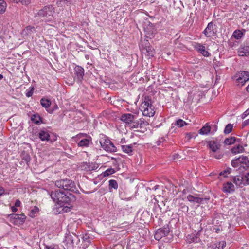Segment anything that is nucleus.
I'll use <instances>...</instances> for the list:
<instances>
[{
    "label": "nucleus",
    "mask_w": 249,
    "mask_h": 249,
    "mask_svg": "<svg viewBox=\"0 0 249 249\" xmlns=\"http://www.w3.org/2000/svg\"><path fill=\"white\" fill-rule=\"evenodd\" d=\"M50 196L53 200L57 203V212L58 213H67L71 210V203L75 200V196L71 193L65 194L63 191H52Z\"/></svg>",
    "instance_id": "1"
},
{
    "label": "nucleus",
    "mask_w": 249,
    "mask_h": 249,
    "mask_svg": "<svg viewBox=\"0 0 249 249\" xmlns=\"http://www.w3.org/2000/svg\"><path fill=\"white\" fill-rule=\"evenodd\" d=\"M55 185L57 187L62 188L65 191L79 193V190L76 188L75 182L71 180L65 179L56 180L55 182Z\"/></svg>",
    "instance_id": "2"
},
{
    "label": "nucleus",
    "mask_w": 249,
    "mask_h": 249,
    "mask_svg": "<svg viewBox=\"0 0 249 249\" xmlns=\"http://www.w3.org/2000/svg\"><path fill=\"white\" fill-rule=\"evenodd\" d=\"M54 13V8L52 5L44 6L35 15L36 18H43L46 22L50 20L46 19L45 18H49V17H53Z\"/></svg>",
    "instance_id": "3"
},
{
    "label": "nucleus",
    "mask_w": 249,
    "mask_h": 249,
    "mask_svg": "<svg viewBox=\"0 0 249 249\" xmlns=\"http://www.w3.org/2000/svg\"><path fill=\"white\" fill-rule=\"evenodd\" d=\"M231 164L232 166L234 168H246L249 167V160L248 157L241 156L232 160Z\"/></svg>",
    "instance_id": "4"
},
{
    "label": "nucleus",
    "mask_w": 249,
    "mask_h": 249,
    "mask_svg": "<svg viewBox=\"0 0 249 249\" xmlns=\"http://www.w3.org/2000/svg\"><path fill=\"white\" fill-rule=\"evenodd\" d=\"M101 147L106 151L109 152H115L117 148L112 142L107 138H102L100 140Z\"/></svg>",
    "instance_id": "5"
},
{
    "label": "nucleus",
    "mask_w": 249,
    "mask_h": 249,
    "mask_svg": "<svg viewBox=\"0 0 249 249\" xmlns=\"http://www.w3.org/2000/svg\"><path fill=\"white\" fill-rule=\"evenodd\" d=\"M71 233L72 234L70 233L66 234L65 240L63 242L67 249L72 248L74 246V241L78 240V236L76 233L72 231H71Z\"/></svg>",
    "instance_id": "6"
},
{
    "label": "nucleus",
    "mask_w": 249,
    "mask_h": 249,
    "mask_svg": "<svg viewBox=\"0 0 249 249\" xmlns=\"http://www.w3.org/2000/svg\"><path fill=\"white\" fill-rule=\"evenodd\" d=\"M85 70L80 66L76 65L74 68V79L77 83H81L83 80Z\"/></svg>",
    "instance_id": "7"
},
{
    "label": "nucleus",
    "mask_w": 249,
    "mask_h": 249,
    "mask_svg": "<svg viewBox=\"0 0 249 249\" xmlns=\"http://www.w3.org/2000/svg\"><path fill=\"white\" fill-rule=\"evenodd\" d=\"M170 232L168 225H165L163 228L158 229L155 234L154 237L157 240H160L163 237L167 236Z\"/></svg>",
    "instance_id": "8"
},
{
    "label": "nucleus",
    "mask_w": 249,
    "mask_h": 249,
    "mask_svg": "<svg viewBox=\"0 0 249 249\" xmlns=\"http://www.w3.org/2000/svg\"><path fill=\"white\" fill-rule=\"evenodd\" d=\"M198 195L195 194V195H189L187 196V199L190 202L196 204H203L205 202L209 200V197L201 198L199 197Z\"/></svg>",
    "instance_id": "9"
},
{
    "label": "nucleus",
    "mask_w": 249,
    "mask_h": 249,
    "mask_svg": "<svg viewBox=\"0 0 249 249\" xmlns=\"http://www.w3.org/2000/svg\"><path fill=\"white\" fill-rule=\"evenodd\" d=\"M237 82L238 84H241L242 85L249 80V72L246 71H240L236 75Z\"/></svg>",
    "instance_id": "10"
},
{
    "label": "nucleus",
    "mask_w": 249,
    "mask_h": 249,
    "mask_svg": "<svg viewBox=\"0 0 249 249\" xmlns=\"http://www.w3.org/2000/svg\"><path fill=\"white\" fill-rule=\"evenodd\" d=\"M214 25L213 22H210L208 24L206 28L203 32V33L207 37H211L216 34V32L214 31Z\"/></svg>",
    "instance_id": "11"
},
{
    "label": "nucleus",
    "mask_w": 249,
    "mask_h": 249,
    "mask_svg": "<svg viewBox=\"0 0 249 249\" xmlns=\"http://www.w3.org/2000/svg\"><path fill=\"white\" fill-rule=\"evenodd\" d=\"M147 125H148V123L147 121L143 118H140L136 121H133L129 126L132 128H142L143 126H146Z\"/></svg>",
    "instance_id": "12"
},
{
    "label": "nucleus",
    "mask_w": 249,
    "mask_h": 249,
    "mask_svg": "<svg viewBox=\"0 0 249 249\" xmlns=\"http://www.w3.org/2000/svg\"><path fill=\"white\" fill-rule=\"evenodd\" d=\"M10 217L14 220L15 223L19 224H22L26 218V216L23 214H12L10 215Z\"/></svg>",
    "instance_id": "13"
},
{
    "label": "nucleus",
    "mask_w": 249,
    "mask_h": 249,
    "mask_svg": "<svg viewBox=\"0 0 249 249\" xmlns=\"http://www.w3.org/2000/svg\"><path fill=\"white\" fill-rule=\"evenodd\" d=\"M194 48L204 56L208 57L210 55V53L206 50L205 47L203 45L200 43H196L195 45Z\"/></svg>",
    "instance_id": "14"
},
{
    "label": "nucleus",
    "mask_w": 249,
    "mask_h": 249,
    "mask_svg": "<svg viewBox=\"0 0 249 249\" xmlns=\"http://www.w3.org/2000/svg\"><path fill=\"white\" fill-rule=\"evenodd\" d=\"M142 114L145 116L152 117L155 114L153 107H141Z\"/></svg>",
    "instance_id": "15"
},
{
    "label": "nucleus",
    "mask_w": 249,
    "mask_h": 249,
    "mask_svg": "<svg viewBox=\"0 0 249 249\" xmlns=\"http://www.w3.org/2000/svg\"><path fill=\"white\" fill-rule=\"evenodd\" d=\"M135 116L130 113L124 114L122 115L121 120L125 123L130 125L131 123L134 120Z\"/></svg>",
    "instance_id": "16"
},
{
    "label": "nucleus",
    "mask_w": 249,
    "mask_h": 249,
    "mask_svg": "<svg viewBox=\"0 0 249 249\" xmlns=\"http://www.w3.org/2000/svg\"><path fill=\"white\" fill-rule=\"evenodd\" d=\"M234 190V186L231 182H227L223 185L222 190L225 193H231L233 192Z\"/></svg>",
    "instance_id": "17"
},
{
    "label": "nucleus",
    "mask_w": 249,
    "mask_h": 249,
    "mask_svg": "<svg viewBox=\"0 0 249 249\" xmlns=\"http://www.w3.org/2000/svg\"><path fill=\"white\" fill-rule=\"evenodd\" d=\"M233 181L236 186L242 187V185H245L244 177L242 176H236L233 177Z\"/></svg>",
    "instance_id": "18"
},
{
    "label": "nucleus",
    "mask_w": 249,
    "mask_h": 249,
    "mask_svg": "<svg viewBox=\"0 0 249 249\" xmlns=\"http://www.w3.org/2000/svg\"><path fill=\"white\" fill-rule=\"evenodd\" d=\"M38 136L39 139L42 141H48L50 138V135L48 131L46 129H41L38 133Z\"/></svg>",
    "instance_id": "19"
},
{
    "label": "nucleus",
    "mask_w": 249,
    "mask_h": 249,
    "mask_svg": "<svg viewBox=\"0 0 249 249\" xmlns=\"http://www.w3.org/2000/svg\"><path fill=\"white\" fill-rule=\"evenodd\" d=\"M209 148L213 152H216L219 148L220 145L214 141H210L208 143Z\"/></svg>",
    "instance_id": "20"
},
{
    "label": "nucleus",
    "mask_w": 249,
    "mask_h": 249,
    "mask_svg": "<svg viewBox=\"0 0 249 249\" xmlns=\"http://www.w3.org/2000/svg\"><path fill=\"white\" fill-rule=\"evenodd\" d=\"M238 54L241 56H247L249 54V47L240 46L238 49Z\"/></svg>",
    "instance_id": "21"
},
{
    "label": "nucleus",
    "mask_w": 249,
    "mask_h": 249,
    "mask_svg": "<svg viewBox=\"0 0 249 249\" xmlns=\"http://www.w3.org/2000/svg\"><path fill=\"white\" fill-rule=\"evenodd\" d=\"M121 149L123 151L129 155H132L133 152V144L123 145H121Z\"/></svg>",
    "instance_id": "22"
},
{
    "label": "nucleus",
    "mask_w": 249,
    "mask_h": 249,
    "mask_svg": "<svg viewBox=\"0 0 249 249\" xmlns=\"http://www.w3.org/2000/svg\"><path fill=\"white\" fill-rule=\"evenodd\" d=\"M244 150V148L240 144L235 145L231 149V153L234 154L242 153Z\"/></svg>",
    "instance_id": "23"
},
{
    "label": "nucleus",
    "mask_w": 249,
    "mask_h": 249,
    "mask_svg": "<svg viewBox=\"0 0 249 249\" xmlns=\"http://www.w3.org/2000/svg\"><path fill=\"white\" fill-rule=\"evenodd\" d=\"M211 130V126L207 123L199 130V133L201 135H207L210 132Z\"/></svg>",
    "instance_id": "24"
},
{
    "label": "nucleus",
    "mask_w": 249,
    "mask_h": 249,
    "mask_svg": "<svg viewBox=\"0 0 249 249\" xmlns=\"http://www.w3.org/2000/svg\"><path fill=\"white\" fill-rule=\"evenodd\" d=\"M36 32L35 28L34 26H28L23 31V35L26 36L31 35Z\"/></svg>",
    "instance_id": "25"
},
{
    "label": "nucleus",
    "mask_w": 249,
    "mask_h": 249,
    "mask_svg": "<svg viewBox=\"0 0 249 249\" xmlns=\"http://www.w3.org/2000/svg\"><path fill=\"white\" fill-rule=\"evenodd\" d=\"M151 106H153L151 97L149 96H145L144 98V101L142 103L141 107H148Z\"/></svg>",
    "instance_id": "26"
},
{
    "label": "nucleus",
    "mask_w": 249,
    "mask_h": 249,
    "mask_svg": "<svg viewBox=\"0 0 249 249\" xmlns=\"http://www.w3.org/2000/svg\"><path fill=\"white\" fill-rule=\"evenodd\" d=\"M239 140L240 139H237L234 137H231L225 139L224 143L227 145H231L234 144L236 141L239 142Z\"/></svg>",
    "instance_id": "27"
},
{
    "label": "nucleus",
    "mask_w": 249,
    "mask_h": 249,
    "mask_svg": "<svg viewBox=\"0 0 249 249\" xmlns=\"http://www.w3.org/2000/svg\"><path fill=\"white\" fill-rule=\"evenodd\" d=\"M108 188L110 192L112 191V189L117 190L118 187V183L116 180L114 179L109 180L108 181Z\"/></svg>",
    "instance_id": "28"
},
{
    "label": "nucleus",
    "mask_w": 249,
    "mask_h": 249,
    "mask_svg": "<svg viewBox=\"0 0 249 249\" xmlns=\"http://www.w3.org/2000/svg\"><path fill=\"white\" fill-rule=\"evenodd\" d=\"M31 119L36 124H39L42 122L41 118L38 114L32 115Z\"/></svg>",
    "instance_id": "29"
},
{
    "label": "nucleus",
    "mask_w": 249,
    "mask_h": 249,
    "mask_svg": "<svg viewBox=\"0 0 249 249\" xmlns=\"http://www.w3.org/2000/svg\"><path fill=\"white\" fill-rule=\"evenodd\" d=\"M40 104L43 107L47 108L50 106L51 104V102L49 99L46 98H42L40 100Z\"/></svg>",
    "instance_id": "30"
},
{
    "label": "nucleus",
    "mask_w": 249,
    "mask_h": 249,
    "mask_svg": "<svg viewBox=\"0 0 249 249\" xmlns=\"http://www.w3.org/2000/svg\"><path fill=\"white\" fill-rule=\"evenodd\" d=\"M71 4V1L67 0H60L56 2V4L58 7L65 6V5L69 6Z\"/></svg>",
    "instance_id": "31"
},
{
    "label": "nucleus",
    "mask_w": 249,
    "mask_h": 249,
    "mask_svg": "<svg viewBox=\"0 0 249 249\" xmlns=\"http://www.w3.org/2000/svg\"><path fill=\"white\" fill-rule=\"evenodd\" d=\"M89 143V139L88 138H85L82 139L79 141L78 143V145L80 147L87 146Z\"/></svg>",
    "instance_id": "32"
},
{
    "label": "nucleus",
    "mask_w": 249,
    "mask_h": 249,
    "mask_svg": "<svg viewBox=\"0 0 249 249\" xmlns=\"http://www.w3.org/2000/svg\"><path fill=\"white\" fill-rule=\"evenodd\" d=\"M186 240L189 243L197 242V237L194 234H189L186 237Z\"/></svg>",
    "instance_id": "33"
},
{
    "label": "nucleus",
    "mask_w": 249,
    "mask_h": 249,
    "mask_svg": "<svg viewBox=\"0 0 249 249\" xmlns=\"http://www.w3.org/2000/svg\"><path fill=\"white\" fill-rule=\"evenodd\" d=\"M243 33L240 30H236L234 31L232 36L236 39H239L242 37Z\"/></svg>",
    "instance_id": "34"
},
{
    "label": "nucleus",
    "mask_w": 249,
    "mask_h": 249,
    "mask_svg": "<svg viewBox=\"0 0 249 249\" xmlns=\"http://www.w3.org/2000/svg\"><path fill=\"white\" fill-rule=\"evenodd\" d=\"M226 243L224 241H221L214 244L215 249H223L225 247Z\"/></svg>",
    "instance_id": "35"
},
{
    "label": "nucleus",
    "mask_w": 249,
    "mask_h": 249,
    "mask_svg": "<svg viewBox=\"0 0 249 249\" xmlns=\"http://www.w3.org/2000/svg\"><path fill=\"white\" fill-rule=\"evenodd\" d=\"M147 56L150 58L154 56V49L151 46H148L146 48Z\"/></svg>",
    "instance_id": "36"
},
{
    "label": "nucleus",
    "mask_w": 249,
    "mask_h": 249,
    "mask_svg": "<svg viewBox=\"0 0 249 249\" xmlns=\"http://www.w3.org/2000/svg\"><path fill=\"white\" fill-rule=\"evenodd\" d=\"M233 129V124H228L226 126L224 130V133L225 134H228L231 133Z\"/></svg>",
    "instance_id": "37"
},
{
    "label": "nucleus",
    "mask_w": 249,
    "mask_h": 249,
    "mask_svg": "<svg viewBox=\"0 0 249 249\" xmlns=\"http://www.w3.org/2000/svg\"><path fill=\"white\" fill-rule=\"evenodd\" d=\"M6 7V3L4 0H0V14L3 13L5 11Z\"/></svg>",
    "instance_id": "38"
},
{
    "label": "nucleus",
    "mask_w": 249,
    "mask_h": 249,
    "mask_svg": "<svg viewBox=\"0 0 249 249\" xmlns=\"http://www.w3.org/2000/svg\"><path fill=\"white\" fill-rule=\"evenodd\" d=\"M115 172L114 169L110 168L107 169L105 172H103L104 177H107L114 174Z\"/></svg>",
    "instance_id": "39"
},
{
    "label": "nucleus",
    "mask_w": 249,
    "mask_h": 249,
    "mask_svg": "<svg viewBox=\"0 0 249 249\" xmlns=\"http://www.w3.org/2000/svg\"><path fill=\"white\" fill-rule=\"evenodd\" d=\"M175 124L179 127H183L187 124L182 119H179L176 122Z\"/></svg>",
    "instance_id": "40"
},
{
    "label": "nucleus",
    "mask_w": 249,
    "mask_h": 249,
    "mask_svg": "<svg viewBox=\"0 0 249 249\" xmlns=\"http://www.w3.org/2000/svg\"><path fill=\"white\" fill-rule=\"evenodd\" d=\"M35 88L34 87H30L27 90L25 93L26 96L28 97H31L33 94Z\"/></svg>",
    "instance_id": "41"
},
{
    "label": "nucleus",
    "mask_w": 249,
    "mask_h": 249,
    "mask_svg": "<svg viewBox=\"0 0 249 249\" xmlns=\"http://www.w3.org/2000/svg\"><path fill=\"white\" fill-rule=\"evenodd\" d=\"M231 171V169L228 168L226 170H223V171L221 172L219 174V176H223L224 177H227L228 175L229 174Z\"/></svg>",
    "instance_id": "42"
},
{
    "label": "nucleus",
    "mask_w": 249,
    "mask_h": 249,
    "mask_svg": "<svg viewBox=\"0 0 249 249\" xmlns=\"http://www.w3.org/2000/svg\"><path fill=\"white\" fill-rule=\"evenodd\" d=\"M22 159L25 160V161L28 163L30 161L31 158L29 154L26 153L25 152L24 153L22 154Z\"/></svg>",
    "instance_id": "43"
},
{
    "label": "nucleus",
    "mask_w": 249,
    "mask_h": 249,
    "mask_svg": "<svg viewBox=\"0 0 249 249\" xmlns=\"http://www.w3.org/2000/svg\"><path fill=\"white\" fill-rule=\"evenodd\" d=\"M39 212V209L37 207H35L34 209H33L31 211L30 216L34 217L35 216V214Z\"/></svg>",
    "instance_id": "44"
},
{
    "label": "nucleus",
    "mask_w": 249,
    "mask_h": 249,
    "mask_svg": "<svg viewBox=\"0 0 249 249\" xmlns=\"http://www.w3.org/2000/svg\"><path fill=\"white\" fill-rule=\"evenodd\" d=\"M243 177L245 180V183H246V185L249 184V172L246 174V175Z\"/></svg>",
    "instance_id": "45"
},
{
    "label": "nucleus",
    "mask_w": 249,
    "mask_h": 249,
    "mask_svg": "<svg viewBox=\"0 0 249 249\" xmlns=\"http://www.w3.org/2000/svg\"><path fill=\"white\" fill-rule=\"evenodd\" d=\"M19 2L25 5H27L31 2V0H19Z\"/></svg>",
    "instance_id": "46"
},
{
    "label": "nucleus",
    "mask_w": 249,
    "mask_h": 249,
    "mask_svg": "<svg viewBox=\"0 0 249 249\" xmlns=\"http://www.w3.org/2000/svg\"><path fill=\"white\" fill-rule=\"evenodd\" d=\"M155 31H152V32L151 33V34H150V33H147V34H146V36H147V37L150 38H151L153 37H154V35L155 34Z\"/></svg>",
    "instance_id": "47"
},
{
    "label": "nucleus",
    "mask_w": 249,
    "mask_h": 249,
    "mask_svg": "<svg viewBox=\"0 0 249 249\" xmlns=\"http://www.w3.org/2000/svg\"><path fill=\"white\" fill-rule=\"evenodd\" d=\"M249 113H248V111L246 110L241 115V117L242 119L245 118Z\"/></svg>",
    "instance_id": "48"
},
{
    "label": "nucleus",
    "mask_w": 249,
    "mask_h": 249,
    "mask_svg": "<svg viewBox=\"0 0 249 249\" xmlns=\"http://www.w3.org/2000/svg\"><path fill=\"white\" fill-rule=\"evenodd\" d=\"M164 140L163 138H161L159 140L156 142L157 144L160 145V143Z\"/></svg>",
    "instance_id": "49"
},
{
    "label": "nucleus",
    "mask_w": 249,
    "mask_h": 249,
    "mask_svg": "<svg viewBox=\"0 0 249 249\" xmlns=\"http://www.w3.org/2000/svg\"><path fill=\"white\" fill-rule=\"evenodd\" d=\"M248 124H249V119L245 120L243 123V126H246V125H247Z\"/></svg>",
    "instance_id": "50"
},
{
    "label": "nucleus",
    "mask_w": 249,
    "mask_h": 249,
    "mask_svg": "<svg viewBox=\"0 0 249 249\" xmlns=\"http://www.w3.org/2000/svg\"><path fill=\"white\" fill-rule=\"evenodd\" d=\"M20 204V201L19 200H16L15 203V206L16 207H19Z\"/></svg>",
    "instance_id": "51"
},
{
    "label": "nucleus",
    "mask_w": 249,
    "mask_h": 249,
    "mask_svg": "<svg viewBox=\"0 0 249 249\" xmlns=\"http://www.w3.org/2000/svg\"><path fill=\"white\" fill-rule=\"evenodd\" d=\"M83 240L88 242H90L89 239V238H88L87 235L86 234L83 236Z\"/></svg>",
    "instance_id": "52"
},
{
    "label": "nucleus",
    "mask_w": 249,
    "mask_h": 249,
    "mask_svg": "<svg viewBox=\"0 0 249 249\" xmlns=\"http://www.w3.org/2000/svg\"><path fill=\"white\" fill-rule=\"evenodd\" d=\"M4 189L3 187L0 186V196L4 194Z\"/></svg>",
    "instance_id": "53"
},
{
    "label": "nucleus",
    "mask_w": 249,
    "mask_h": 249,
    "mask_svg": "<svg viewBox=\"0 0 249 249\" xmlns=\"http://www.w3.org/2000/svg\"><path fill=\"white\" fill-rule=\"evenodd\" d=\"M16 207H16L15 206L11 207V210L13 212H16L17 211L18 209Z\"/></svg>",
    "instance_id": "54"
},
{
    "label": "nucleus",
    "mask_w": 249,
    "mask_h": 249,
    "mask_svg": "<svg viewBox=\"0 0 249 249\" xmlns=\"http://www.w3.org/2000/svg\"><path fill=\"white\" fill-rule=\"evenodd\" d=\"M207 249H215V248L214 247V244L209 246L207 248Z\"/></svg>",
    "instance_id": "55"
},
{
    "label": "nucleus",
    "mask_w": 249,
    "mask_h": 249,
    "mask_svg": "<svg viewBox=\"0 0 249 249\" xmlns=\"http://www.w3.org/2000/svg\"><path fill=\"white\" fill-rule=\"evenodd\" d=\"M45 249H54V247H53L52 246H46Z\"/></svg>",
    "instance_id": "56"
},
{
    "label": "nucleus",
    "mask_w": 249,
    "mask_h": 249,
    "mask_svg": "<svg viewBox=\"0 0 249 249\" xmlns=\"http://www.w3.org/2000/svg\"><path fill=\"white\" fill-rule=\"evenodd\" d=\"M214 157L217 159H219L222 157V156L221 155H214Z\"/></svg>",
    "instance_id": "57"
},
{
    "label": "nucleus",
    "mask_w": 249,
    "mask_h": 249,
    "mask_svg": "<svg viewBox=\"0 0 249 249\" xmlns=\"http://www.w3.org/2000/svg\"><path fill=\"white\" fill-rule=\"evenodd\" d=\"M159 187V185H156V186H155L152 189L153 190H156V189H157Z\"/></svg>",
    "instance_id": "58"
},
{
    "label": "nucleus",
    "mask_w": 249,
    "mask_h": 249,
    "mask_svg": "<svg viewBox=\"0 0 249 249\" xmlns=\"http://www.w3.org/2000/svg\"><path fill=\"white\" fill-rule=\"evenodd\" d=\"M10 0L11 1L14 2H16V3L19 2V0Z\"/></svg>",
    "instance_id": "59"
},
{
    "label": "nucleus",
    "mask_w": 249,
    "mask_h": 249,
    "mask_svg": "<svg viewBox=\"0 0 249 249\" xmlns=\"http://www.w3.org/2000/svg\"><path fill=\"white\" fill-rule=\"evenodd\" d=\"M3 78V75L0 73V80L2 79Z\"/></svg>",
    "instance_id": "60"
},
{
    "label": "nucleus",
    "mask_w": 249,
    "mask_h": 249,
    "mask_svg": "<svg viewBox=\"0 0 249 249\" xmlns=\"http://www.w3.org/2000/svg\"><path fill=\"white\" fill-rule=\"evenodd\" d=\"M185 207L186 208L187 211H188V207L185 206Z\"/></svg>",
    "instance_id": "61"
},
{
    "label": "nucleus",
    "mask_w": 249,
    "mask_h": 249,
    "mask_svg": "<svg viewBox=\"0 0 249 249\" xmlns=\"http://www.w3.org/2000/svg\"><path fill=\"white\" fill-rule=\"evenodd\" d=\"M246 110L248 111V113H249V108L247 110Z\"/></svg>",
    "instance_id": "62"
},
{
    "label": "nucleus",
    "mask_w": 249,
    "mask_h": 249,
    "mask_svg": "<svg viewBox=\"0 0 249 249\" xmlns=\"http://www.w3.org/2000/svg\"><path fill=\"white\" fill-rule=\"evenodd\" d=\"M55 108H57L58 107L56 106V107H55Z\"/></svg>",
    "instance_id": "63"
},
{
    "label": "nucleus",
    "mask_w": 249,
    "mask_h": 249,
    "mask_svg": "<svg viewBox=\"0 0 249 249\" xmlns=\"http://www.w3.org/2000/svg\"><path fill=\"white\" fill-rule=\"evenodd\" d=\"M249 89V86L248 87L247 89Z\"/></svg>",
    "instance_id": "64"
}]
</instances>
